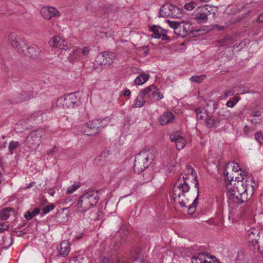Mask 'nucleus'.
<instances>
[{
    "label": "nucleus",
    "mask_w": 263,
    "mask_h": 263,
    "mask_svg": "<svg viewBox=\"0 0 263 263\" xmlns=\"http://www.w3.org/2000/svg\"><path fill=\"white\" fill-rule=\"evenodd\" d=\"M195 171L186 167L173 188L172 197L181 207L188 208V213L193 214L198 205L199 184Z\"/></svg>",
    "instance_id": "f257e3e1"
},
{
    "label": "nucleus",
    "mask_w": 263,
    "mask_h": 263,
    "mask_svg": "<svg viewBox=\"0 0 263 263\" xmlns=\"http://www.w3.org/2000/svg\"><path fill=\"white\" fill-rule=\"evenodd\" d=\"M235 177L231 183L227 184L228 202L229 213L231 216L235 214L239 205L246 201L248 199V192L253 193L255 182L250 176Z\"/></svg>",
    "instance_id": "f03ea898"
},
{
    "label": "nucleus",
    "mask_w": 263,
    "mask_h": 263,
    "mask_svg": "<svg viewBox=\"0 0 263 263\" xmlns=\"http://www.w3.org/2000/svg\"><path fill=\"white\" fill-rule=\"evenodd\" d=\"M157 155L155 149L152 147H145L135 158L134 170L140 174L147 168Z\"/></svg>",
    "instance_id": "7ed1b4c3"
},
{
    "label": "nucleus",
    "mask_w": 263,
    "mask_h": 263,
    "mask_svg": "<svg viewBox=\"0 0 263 263\" xmlns=\"http://www.w3.org/2000/svg\"><path fill=\"white\" fill-rule=\"evenodd\" d=\"M100 199L98 191L90 190L83 194L77 202V208L81 212H85L97 204Z\"/></svg>",
    "instance_id": "20e7f679"
},
{
    "label": "nucleus",
    "mask_w": 263,
    "mask_h": 263,
    "mask_svg": "<svg viewBox=\"0 0 263 263\" xmlns=\"http://www.w3.org/2000/svg\"><path fill=\"white\" fill-rule=\"evenodd\" d=\"M45 135V132L42 129L32 131L27 136L25 141V147L29 149L31 151H34L40 146L41 139Z\"/></svg>",
    "instance_id": "39448f33"
},
{
    "label": "nucleus",
    "mask_w": 263,
    "mask_h": 263,
    "mask_svg": "<svg viewBox=\"0 0 263 263\" xmlns=\"http://www.w3.org/2000/svg\"><path fill=\"white\" fill-rule=\"evenodd\" d=\"M248 238L250 246L259 252H263L262 231L259 232L258 230L251 229L248 231Z\"/></svg>",
    "instance_id": "423d86ee"
},
{
    "label": "nucleus",
    "mask_w": 263,
    "mask_h": 263,
    "mask_svg": "<svg viewBox=\"0 0 263 263\" xmlns=\"http://www.w3.org/2000/svg\"><path fill=\"white\" fill-rule=\"evenodd\" d=\"M183 15L181 9L170 3L163 5L160 9L159 16L180 18Z\"/></svg>",
    "instance_id": "0eeeda50"
},
{
    "label": "nucleus",
    "mask_w": 263,
    "mask_h": 263,
    "mask_svg": "<svg viewBox=\"0 0 263 263\" xmlns=\"http://www.w3.org/2000/svg\"><path fill=\"white\" fill-rule=\"evenodd\" d=\"M115 58V54L114 52H102L97 57L94 62V66L96 68L100 66L103 68L104 66H109L114 62Z\"/></svg>",
    "instance_id": "6e6552de"
},
{
    "label": "nucleus",
    "mask_w": 263,
    "mask_h": 263,
    "mask_svg": "<svg viewBox=\"0 0 263 263\" xmlns=\"http://www.w3.org/2000/svg\"><path fill=\"white\" fill-rule=\"evenodd\" d=\"M79 99L74 93H69L66 96L59 98L56 102L58 107L63 108H73L77 105Z\"/></svg>",
    "instance_id": "1a4fd4ad"
},
{
    "label": "nucleus",
    "mask_w": 263,
    "mask_h": 263,
    "mask_svg": "<svg viewBox=\"0 0 263 263\" xmlns=\"http://www.w3.org/2000/svg\"><path fill=\"white\" fill-rule=\"evenodd\" d=\"M8 41L10 45L16 49L19 53L24 51L26 43L20 35L15 32H12L9 35Z\"/></svg>",
    "instance_id": "9d476101"
},
{
    "label": "nucleus",
    "mask_w": 263,
    "mask_h": 263,
    "mask_svg": "<svg viewBox=\"0 0 263 263\" xmlns=\"http://www.w3.org/2000/svg\"><path fill=\"white\" fill-rule=\"evenodd\" d=\"M98 119H93L85 124L82 128V132L86 135L93 136L99 133Z\"/></svg>",
    "instance_id": "9b49d317"
},
{
    "label": "nucleus",
    "mask_w": 263,
    "mask_h": 263,
    "mask_svg": "<svg viewBox=\"0 0 263 263\" xmlns=\"http://www.w3.org/2000/svg\"><path fill=\"white\" fill-rule=\"evenodd\" d=\"M211 7L208 5L197 7L194 12V18L198 23L207 21L208 16L210 14Z\"/></svg>",
    "instance_id": "f8f14e48"
},
{
    "label": "nucleus",
    "mask_w": 263,
    "mask_h": 263,
    "mask_svg": "<svg viewBox=\"0 0 263 263\" xmlns=\"http://www.w3.org/2000/svg\"><path fill=\"white\" fill-rule=\"evenodd\" d=\"M50 46L66 51L70 48V44L63 40L61 36L56 35L52 37L48 42Z\"/></svg>",
    "instance_id": "ddd939ff"
},
{
    "label": "nucleus",
    "mask_w": 263,
    "mask_h": 263,
    "mask_svg": "<svg viewBox=\"0 0 263 263\" xmlns=\"http://www.w3.org/2000/svg\"><path fill=\"white\" fill-rule=\"evenodd\" d=\"M199 30H194V27L190 23H180L178 28L176 29V34L184 37L188 34H194L195 32H198Z\"/></svg>",
    "instance_id": "4468645a"
},
{
    "label": "nucleus",
    "mask_w": 263,
    "mask_h": 263,
    "mask_svg": "<svg viewBox=\"0 0 263 263\" xmlns=\"http://www.w3.org/2000/svg\"><path fill=\"white\" fill-rule=\"evenodd\" d=\"M40 13L41 15L47 20L61 16L60 12L56 8L52 6L43 7L41 9Z\"/></svg>",
    "instance_id": "2eb2a0df"
},
{
    "label": "nucleus",
    "mask_w": 263,
    "mask_h": 263,
    "mask_svg": "<svg viewBox=\"0 0 263 263\" xmlns=\"http://www.w3.org/2000/svg\"><path fill=\"white\" fill-rule=\"evenodd\" d=\"M40 52L41 50L37 46L32 45L30 46H27L26 44L24 51L20 52V54L34 59L39 56Z\"/></svg>",
    "instance_id": "dca6fc26"
},
{
    "label": "nucleus",
    "mask_w": 263,
    "mask_h": 263,
    "mask_svg": "<svg viewBox=\"0 0 263 263\" xmlns=\"http://www.w3.org/2000/svg\"><path fill=\"white\" fill-rule=\"evenodd\" d=\"M215 257H211L204 253H199L192 258V263H218Z\"/></svg>",
    "instance_id": "f3484780"
},
{
    "label": "nucleus",
    "mask_w": 263,
    "mask_h": 263,
    "mask_svg": "<svg viewBox=\"0 0 263 263\" xmlns=\"http://www.w3.org/2000/svg\"><path fill=\"white\" fill-rule=\"evenodd\" d=\"M151 31L153 32V36L156 39H161L163 41H167L169 37L167 36L166 33L168 31L164 29L159 26H154L152 27Z\"/></svg>",
    "instance_id": "a211bd4d"
},
{
    "label": "nucleus",
    "mask_w": 263,
    "mask_h": 263,
    "mask_svg": "<svg viewBox=\"0 0 263 263\" xmlns=\"http://www.w3.org/2000/svg\"><path fill=\"white\" fill-rule=\"evenodd\" d=\"M175 119V116L171 111L164 112L159 118V123L162 125L172 122Z\"/></svg>",
    "instance_id": "6ab92c4d"
},
{
    "label": "nucleus",
    "mask_w": 263,
    "mask_h": 263,
    "mask_svg": "<svg viewBox=\"0 0 263 263\" xmlns=\"http://www.w3.org/2000/svg\"><path fill=\"white\" fill-rule=\"evenodd\" d=\"M57 250L61 256H67L70 252L69 242L67 240H63L60 245L57 247Z\"/></svg>",
    "instance_id": "aec40b11"
},
{
    "label": "nucleus",
    "mask_w": 263,
    "mask_h": 263,
    "mask_svg": "<svg viewBox=\"0 0 263 263\" xmlns=\"http://www.w3.org/2000/svg\"><path fill=\"white\" fill-rule=\"evenodd\" d=\"M149 74L142 73L136 78L135 83L137 85H141L144 84L149 79Z\"/></svg>",
    "instance_id": "412c9836"
},
{
    "label": "nucleus",
    "mask_w": 263,
    "mask_h": 263,
    "mask_svg": "<svg viewBox=\"0 0 263 263\" xmlns=\"http://www.w3.org/2000/svg\"><path fill=\"white\" fill-rule=\"evenodd\" d=\"M141 253L139 248H133L129 255V257L133 259L134 261L137 260L138 259L141 260Z\"/></svg>",
    "instance_id": "4be33fe9"
},
{
    "label": "nucleus",
    "mask_w": 263,
    "mask_h": 263,
    "mask_svg": "<svg viewBox=\"0 0 263 263\" xmlns=\"http://www.w3.org/2000/svg\"><path fill=\"white\" fill-rule=\"evenodd\" d=\"M198 120H204L206 119L207 114L206 110L203 107H199L195 110Z\"/></svg>",
    "instance_id": "5701e85b"
},
{
    "label": "nucleus",
    "mask_w": 263,
    "mask_h": 263,
    "mask_svg": "<svg viewBox=\"0 0 263 263\" xmlns=\"http://www.w3.org/2000/svg\"><path fill=\"white\" fill-rule=\"evenodd\" d=\"M145 103L144 97L142 96V93H139L138 97L135 100L133 106L135 108L140 107L143 106Z\"/></svg>",
    "instance_id": "b1692460"
},
{
    "label": "nucleus",
    "mask_w": 263,
    "mask_h": 263,
    "mask_svg": "<svg viewBox=\"0 0 263 263\" xmlns=\"http://www.w3.org/2000/svg\"><path fill=\"white\" fill-rule=\"evenodd\" d=\"M98 125L99 126V129L101 128H104L107 125H108L111 121V118L109 117H107L103 118H99L98 119Z\"/></svg>",
    "instance_id": "393cba45"
},
{
    "label": "nucleus",
    "mask_w": 263,
    "mask_h": 263,
    "mask_svg": "<svg viewBox=\"0 0 263 263\" xmlns=\"http://www.w3.org/2000/svg\"><path fill=\"white\" fill-rule=\"evenodd\" d=\"M80 51L78 49L72 50L69 53L68 59L70 62H72L79 57Z\"/></svg>",
    "instance_id": "a878e982"
},
{
    "label": "nucleus",
    "mask_w": 263,
    "mask_h": 263,
    "mask_svg": "<svg viewBox=\"0 0 263 263\" xmlns=\"http://www.w3.org/2000/svg\"><path fill=\"white\" fill-rule=\"evenodd\" d=\"M20 146L18 141H12L8 146V149L11 155L13 154L14 151Z\"/></svg>",
    "instance_id": "bb28decb"
},
{
    "label": "nucleus",
    "mask_w": 263,
    "mask_h": 263,
    "mask_svg": "<svg viewBox=\"0 0 263 263\" xmlns=\"http://www.w3.org/2000/svg\"><path fill=\"white\" fill-rule=\"evenodd\" d=\"M10 210L7 208L0 211V217L2 220H6L9 217Z\"/></svg>",
    "instance_id": "cd10ccee"
},
{
    "label": "nucleus",
    "mask_w": 263,
    "mask_h": 263,
    "mask_svg": "<svg viewBox=\"0 0 263 263\" xmlns=\"http://www.w3.org/2000/svg\"><path fill=\"white\" fill-rule=\"evenodd\" d=\"M156 89V86L154 85L149 86L139 92L140 93H142V96L145 98V96L149 93L151 91H153Z\"/></svg>",
    "instance_id": "c85d7f7f"
},
{
    "label": "nucleus",
    "mask_w": 263,
    "mask_h": 263,
    "mask_svg": "<svg viewBox=\"0 0 263 263\" xmlns=\"http://www.w3.org/2000/svg\"><path fill=\"white\" fill-rule=\"evenodd\" d=\"M177 149L181 150L184 148L185 145V141L184 139L182 137L179 138L177 141L175 142Z\"/></svg>",
    "instance_id": "c756f323"
},
{
    "label": "nucleus",
    "mask_w": 263,
    "mask_h": 263,
    "mask_svg": "<svg viewBox=\"0 0 263 263\" xmlns=\"http://www.w3.org/2000/svg\"><path fill=\"white\" fill-rule=\"evenodd\" d=\"M114 258H115L116 263H128L126 257L122 254L114 255Z\"/></svg>",
    "instance_id": "7c9ffc66"
},
{
    "label": "nucleus",
    "mask_w": 263,
    "mask_h": 263,
    "mask_svg": "<svg viewBox=\"0 0 263 263\" xmlns=\"http://www.w3.org/2000/svg\"><path fill=\"white\" fill-rule=\"evenodd\" d=\"M219 115L226 119H228L231 117V112L227 108H223L220 110Z\"/></svg>",
    "instance_id": "2f4dec72"
},
{
    "label": "nucleus",
    "mask_w": 263,
    "mask_h": 263,
    "mask_svg": "<svg viewBox=\"0 0 263 263\" xmlns=\"http://www.w3.org/2000/svg\"><path fill=\"white\" fill-rule=\"evenodd\" d=\"M224 175L225 180L228 181L227 184L231 183L233 181H234L233 180L234 176H232V174L227 171V168L224 170Z\"/></svg>",
    "instance_id": "473e14b6"
},
{
    "label": "nucleus",
    "mask_w": 263,
    "mask_h": 263,
    "mask_svg": "<svg viewBox=\"0 0 263 263\" xmlns=\"http://www.w3.org/2000/svg\"><path fill=\"white\" fill-rule=\"evenodd\" d=\"M152 95L153 98H155V100L156 101H159L161 99L163 98V95L160 92V91L158 90V89L156 87V89H155L152 92Z\"/></svg>",
    "instance_id": "72a5a7b5"
},
{
    "label": "nucleus",
    "mask_w": 263,
    "mask_h": 263,
    "mask_svg": "<svg viewBox=\"0 0 263 263\" xmlns=\"http://www.w3.org/2000/svg\"><path fill=\"white\" fill-rule=\"evenodd\" d=\"M30 98V93L28 91H23L22 92L20 96H19V101L22 102L27 100H29Z\"/></svg>",
    "instance_id": "f704fd0d"
},
{
    "label": "nucleus",
    "mask_w": 263,
    "mask_h": 263,
    "mask_svg": "<svg viewBox=\"0 0 263 263\" xmlns=\"http://www.w3.org/2000/svg\"><path fill=\"white\" fill-rule=\"evenodd\" d=\"M204 78H205V76L203 74H201L200 76H192L190 80L192 82H196L197 83H200L204 80Z\"/></svg>",
    "instance_id": "c9c22d12"
},
{
    "label": "nucleus",
    "mask_w": 263,
    "mask_h": 263,
    "mask_svg": "<svg viewBox=\"0 0 263 263\" xmlns=\"http://www.w3.org/2000/svg\"><path fill=\"white\" fill-rule=\"evenodd\" d=\"M249 209L248 206L246 205L240 206L239 209L238 213L237 214L239 215L240 217H242L246 213H249Z\"/></svg>",
    "instance_id": "e433bc0d"
},
{
    "label": "nucleus",
    "mask_w": 263,
    "mask_h": 263,
    "mask_svg": "<svg viewBox=\"0 0 263 263\" xmlns=\"http://www.w3.org/2000/svg\"><path fill=\"white\" fill-rule=\"evenodd\" d=\"M167 22L170 27L174 29V32L176 34V29L178 28V26L179 25H180V23H178V22L176 21H171L169 20L167 21Z\"/></svg>",
    "instance_id": "4c0bfd02"
},
{
    "label": "nucleus",
    "mask_w": 263,
    "mask_h": 263,
    "mask_svg": "<svg viewBox=\"0 0 263 263\" xmlns=\"http://www.w3.org/2000/svg\"><path fill=\"white\" fill-rule=\"evenodd\" d=\"M182 137L181 136L179 132L177 131L170 135V139L173 142H176L179 138H181Z\"/></svg>",
    "instance_id": "58836bf2"
},
{
    "label": "nucleus",
    "mask_w": 263,
    "mask_h": 263,
    "mask_svg": "<svg viewBox=\"0 0 263 263\" xmlns=\"http://www.w3.org/2000/svg\"><path fill=\"white\" fill-rule=\"evenodd\" d=\"M197 6V3L194 2H191L186 4L184 8L187 11H191Z\"/></svg>",
    "instance_id": "ea45409f"
},
{
    "label": "nucleus",
    "mask_w": 263,
    "mask_h": 263,
    "mask_svg": "<svg viewBox=\"0 0 263 263\" xmlns=\"http://www.w3.org/2000/svg\"><path fill=\"white\" fill-rule=\"evenodd\" d=\"M90 47L89 46H84L81 49L82 55L83 57H87L90 51Z\"/></svg>",
    "instance_id": "a19ab883"
},
{
    "label": "nucleus",
    "mask_w": 263,
    "mask_h": 263,
    "mask_svg": "<svg viewBox=\"0 0 263 263\" xmlns=\"http://www.w3.org/2000/svg\"><path fill=\"white\" fill-rule=\"evenodd\" d=\"M230 165L232 168V171L234 172L235 173H236L239 170H240V168L239 167L238 164L237 163L232 162L229 163L228 165L226 166V168H228Z\"/></svg>",
    "instance_id": "79ce46f5"
},
{
    "label": "nucleus",
    "mask_w": 263,
    "mask_h": 263,
    "mask_svg": "<svg viewBox=\"0 0 263 263\" xmlns=\"http://www.w3.org/2000/svg\"><path fill=\"white\" fill-rule=\"evenodd\" d=\"M204 120H205L206 125L209 127H212L215 123V120L213 119L212 117H209L206 116V119Z\"/></svg>",
    "instance_id": "37998d69"
},
{
    "label": "nucleus",
    "mask_w": 263,
    "mask_h": 263,
    "mask_svg": "<svg viewBox=\"0 0 263 263\" xmlns=\"http://www.w3.org/2000/svg\"><path fill=\"white\" fill-rule=\"evenodd\" d=\"M255 139L260 144H263V134L260 132H258L255 134Z\"/></svg>",
    "instance_id": "c03bdc74"
},
{
    "label": "nucleus",
    "mask_w": 263,
    "mask_h": 263,
    "mask_svg": "<svg viewBox=\"0 0 263 263\" xmlns=\"http://www.w3.org/2000/svg\"><path fill=\"white\" fill-rule=\"evenodd\" d=\"M54 207L55 206L53 204H51L49 205L45 206L43 209V213L44 214H46L49 213L50 212H51V211H52L54 209Z\"/></svg>",
    "instance_id": "a18cd8bd"
},
{
    "label": "nucleus",
    "mask_w": 263,
    "mask_h": 263,
    "mask_svg": "<svg viewBox=\"0 0 263 263\" xmlns=\"http://www.w3.org/2000/svg\"><path fill=\"white\" fill-rule=\"evenodd\" d=\"M80 186V184H73V185L69 186L67 190V193L69 194H72L74 191L78 189Z\"/></svg>",
    "instance_id": "49530a36"
},
{
    "label": "nucleus",
    "mask_w": 263,
    "mask_h": 263,
    "mask_svg": "<svg viewBox=\"0 0 263 263\" xmlns=\"http://www.w3.org/2000/svg\"><path fill=\"white\" fill-rule=\"evenodd\" d=\"M102 263H116L114 256H112L110 258L104 257L102 260Z\"/></svg>",
    "instance_id": "de8ad7c7"
},
{
    "label": "nucleus",
    "mask_w": 263,
    "mask_h": 263,
    "mask_svg": "<svg viewBox=\"0 0 263 263\" xmlns=\"http://www.w3.org/2000/svg\"><path fill=\"white\" fill-rule=\"evenodd\" d=\"M261 115V111L258 110H253L251 111V115L253 117H260Z\"/></svg>",
    "instance_id": "09e8293b"
},
{
    "label": "nucleus",
    "mask_w": 263,
    "mask_h": 263,
    "mask_svg": "<svg viewBox=\"0 0 263 263\" xmlns=\"http://www.w3.org/2000/svg\"><path fill=\"white\" fill-rule=\"evenodd\" d=\"M80 258L79 256L74 257L69 260V263H80Z\"/></svg>",
    "instance_id": "8fccbe9b"
},
{
    "label": "nucleus",
    "mask_w": 263,
    "mask_h": 263,
    "mask_svg": "<svg viewBox=\"0 0 263 263\" xmlns=\"http://www.w3.org/2000/svg\"><path fill=\"white\" fill-rule=\"evenodd\" d=\"M9 229V226L7 224L3 223L0 224V232H2L4 231L7 230Z\"/></svg>",
    "instance_id": "3c124183"
},
{
    "label": "nucleus",
    "mask_w": 263,
    "mask_h": 263,
    "mask_svg": "<svg viewBox=\"0 0 263 263\" xmlns=\"http://www.w3.org/2000/svg\"><path fill=\"white\" fill-rule=\"evenodd\" d=\"M34 216L32 215V213L30 211H27L25 214V217L27 220L31 219Z\"/></svg>",
    "instance_id": "603ef678"
},
{
    "label": "nucleus",
    "mask_w": 263,
    "mask_h": 263,
    "mask_svg": "<svg viewBox=\"0 0 263 263\" xmlns=\"http://www.w3.org/2000/svg\"><path fill=\"white\" fill-rule=\"evenodd\" d=\"M56 149H57L56 146H53L52 148H51L50 149H48L47 151V154L48 155H53V153L54 152H55Z\"/></svg>",
    "instance_id": "864d4df0"
},
{
    "label": "nucleus",
    "mask_w": 263,
    "mask_h": 263,
    "mask_svg": "<svg viewBox=\"0 0 263 263\" xmlns=\"http://www.w3.org/2000/svg\"><path fill=\"white\" fill-rule=\"evenodd\" d=\"M234 94L233 91L232 90H228L226 91L224 93V97L228 98L229 97H230L231 96H233Z\"/></svg>",
    "instance_id": "5fc2aeb1"
},
{
    "label": "nucleus",
    "mask_w": 263,
    "mask_h": 263,
    "mask_svg": "<svg viewBox=\"0 0 263 263\" xmlns=\"http://www.w3.org/2000/svg\"><path fill=\"white\" fill-rule=\"evenodd\" d=\"M257 23H262L263 22V12L260 14L256 20Z\"/></svg>",
    "instance_id": "6e6d98bb"
},
{
    "label": "nucleus",
    "mask_w": 263,
    "mask_h": 263,
    "mask_svg": "<svg viewBox=\"0 0 263 263\" xmlns=\"http://www.w3.org/2000/svg\"><path fill=\"white\" fill-rule=\"evenodd\" d=\"M141 51L142 52V54L144 56H146L148 54V49L146 47H142Z\"/></svg>",
    "instance_id": "4d7b16f0"
},
{
    "label": "nucleus",
    "mask_w": 263,
    "mask_h": 263,
    "mask_svg": "<svg viewBox=\"0 0 263 263\" xmlns=\"http://www.w3.org/2000/svg\"><path fill=\"white\" fill-rule=\"evenodd\" d=\"M123 95L127 97H129L131 94V92L129 89L125 88L123 91Z\"/></svg>",
    "instance_id": "13d9d810"
},
{
    "label": "nucleus",
    "mask_w": 263,
    "mask_h": 263,
    "mask_svg": "<svg viewBox=\"0 0 263 263\" xmlns=\"http://www.w3.org/2000/svg\"><path fill=\"white\" fill-rule=\"evenodd\" d=\"M40 212V209L38 208H36L34 209L33 211L31 212L32 213V215L33 216H36V215L39 214Z\"/></svg>",
    "instance_id": "bf43d9fd"
},
{
    "label": "nucleus",
    "mask_w": 263,
    "mask_h": 263,
    "mask_svg": "<svg viewBox=\"0 0 263 263\" xmlns=\"http://www.w3.org/2000/svg\"><path fill=\"white\" fill-rule=\"evenodd\" d=\"M235 103H234V102H233L232 101H231V100H229L227 102V106L229 107H231V108H232L234 107V106L235 105Z\"/></svg>",
    "instance_id": "052dcab7"
},
{
    "label": "nucleus",
    "mask_w": 263,
    "mask_h": 263,
    "mask_svg": "<svg viewBox=\"0 0 263 263\" xmlns=\"http://www.w3.org/2000/svg\"><path fill=\"white\" fill-rule=\"evenodd\" d=\"M243 131L246 134H248L250 131V127L248 125H246L244 127Z\"/></svg>",
    "instance_id": "680f3d73"
},
{
    "label": "nucleus",
    "mask_w": 263,
    "mask_h": 263,
    "mask_svg": "<svg viewBox=\"0 0 263 263\" xmlns=\"http://www.w3.org/2000/svg\"><path fill=\"white\" fill-rule=\"evenodd\" d=\"M216 28L218 30H222L224 29L223 26H219V25H216Z\"/></svg>",
    "instance_id": "e2e57ef3"
},
{
    "label": "nucleus",
    "mask_w": 263,
    "mask_h": 263,
    "mask_svg": "<svg viewBox=\"0 0 263 263\" xmlns=\"http://www.w3.org/2000/svg\"><path fill=\"white\" fill-rule=\"evenodd\" d=\"M82 237V234L80 235L79 236H77L76 238L77 239H80Z\"/></svg>",
    "instance_id": "0e129e2a"
},
{
    "label": "nucleus",
    "mask_w": 263,
    "mask_h": 263,
    "mask_svg": "<svg viewBox=\"0 0 263 263\" xmlns=\"http://www.w3.org/2000/svg\"><path fill=\"white\" fill-rule=\"evenodd\" d=\"M32 186V183H30L29 185L27 186V188L31 187Z\"/></svg>",
    "instance_id": "69168bd1"
},
{
    "label": "nucleus",
    "mask_w": 263,
    "mask_h": 263,
    "mask_svg": "<svg viewBox=\"0 0 263 263\" xmlns=\"http://www.w3.org/2000/svg\"><path fill=\"white\" fill-rule=\"evenodd\" d=\"M50 194L51 196H53V195H54V193H52V192H51V193H50Z\"/></svg>",
    "instance_id": "338daca9"
},
{
    "label": "nucleus",
    "mask_w": 263,
    "mask_h": 263,
    "mask_svg": "<svg viewBox=\"0 0 263 263\" xmlns=\"http://www.w3.org/2000/svg\"><path fill=\"white\" fill-rule=\"evenodd\" d=\"M47 200H45L44 203H47Z\"/></svg>",
    "instance_id": "774afa93"
}]
</instances>
